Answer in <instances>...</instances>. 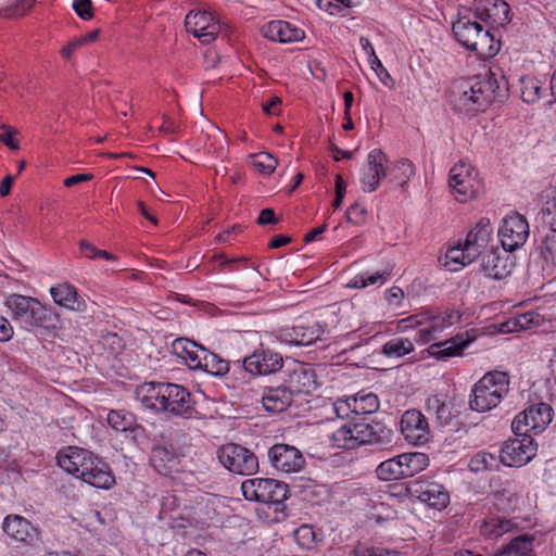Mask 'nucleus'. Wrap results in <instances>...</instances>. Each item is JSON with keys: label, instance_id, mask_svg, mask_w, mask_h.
<instances>
[{"label": "nucleus", "instance_id": "obj_61", "mask_svg": "<svg viewBox=\"0 0 556 556\" xmlns=\"http://www.w3.org/2000/svg\"><path fill=\"white\" fill-rule=\"evenodd\" d=\"M80 252L85 257L94 260L98 257L99 249L87 240H80L79 242Z\"/></svg>", "mask_w": 556, "mask_h": 556}, {"label": "nucleus", "instance_id": "obj_45", "mask_svg": "<svg viewBox=\"0 0 556 556\" xmlns=\"http://www.w3.org/2000/svg\"><path fill=\"white\" fill-rule=\"evenodd\" d=\"M498 462L500 459L497 460L495 455L486 452H479L469 460V469L473 472L493 470L498 467Z\"/></svg>", "mask_w": 556, "mask_h": 556}, {"label": "nucleus", "instance_id": "obj_54", "mask_svg": "<svg viewBox=\"0 0 556 556\" xmlns=\"http://www.w3.org/2000/svg\"><path fill=\"white\" fill-rule=\"evenodd\" d=\"M555 239L554 235L549 236L547 235L545 239L542 241V244L540 247L541 249V255L544 257L546 262H554L555 258Z\"/></svg>", "mask_w": 556, "mask_h": 556}, {"label": "nucleus", "instance_id": "obj_40", "mask_svg": "<svg viewBox=\"0 0 556 556\" xmlns=\"http://www.w3.org/2000/svg\"><path fill=\"white\" fill-rule=\"evenodd\" d=\"M291 342L295 345H309L320 339L323 330L317 326H296L292 329Z\"/></svg>", "mask_w": 556, "mask_h": 556}, {"label": "nucleus", "instance_id": "obj_52", "mask_svg": "<svg viewBox=\"0 0 556 556\" xmlns=\"http://www.w3.org/2000/svg\"><path fill=\"white\" fill-rule=\"evenodd\" d=\"M73 9L84 21H89L93 17V5L91 0H74Z\"/></svg>", "mask_w": 556, "mask_h": 556}, {"label": "nucleus", "instance_id": "obj_59", "mask_svg": "<svg viewBox=\"0 0 556 556\" xmlns=\"http://www.w3.org/2000/svg\"><path fill=\"white\" fill-rule=\"evenodd\" d=\"M13 327L10 321L0 315V341H9L13 337Z\"/></svg>", "mask_w": 556, "mask_h": 556}, {"label": "nucleus", "instance_id": "obj_38", "mask_svg": "<svg viewBox=\"0 0 556 556\" xmlns=\"http://www.w3.org/2000/svg\"><path fill=\"white\" fill-rule=\"evenodd\" d=\"M353 413L355 415H369L379 408L378 396L371 392H358L352 396Z\"/></svg>", "mask_w": 556, "mask_h": 556}, {"label": "nucleus", "instance_id": "obj_11", "mask_svg": "<svg viewBox=\"0 0 556 556\" xmlns=\"http://www.w3.org/2000/svg\"><path fill=\"white\" fill-rule=\"evenodd\" d=\"M406 494L416 497L429 507L441 510L450 504V493L446 488L430 479L420 477L406 484Z\"/></svg>", "mask_w": 556, "mask_h": 556}, {"label": "nucleus", "instance_id": "obj_27", "mask_svg": "<svg viewBox=\"0 0 556 556\" xmlns=\"http://www.w3.org/2000/svg\"><path fill=\"white\" fill-rule=\"evenodd\" d=\"M292 401L293 395L285 384L267 387L262 395L263 407L266 412L273 414L286 410L291 405Z\"/></svg>", "mask_w": 556, "mask_h": 556}, {"label": "nucleus", "instance_id": "obj_37", "mask_svg": "<svg viewBox=\"0 0 556 556\" xmlns=\"http://www.w3.org/2000/svg\"><path fill=\"white\" fill-rule=\"evenodd\" d=\"M199 369L213 376H224L229 372V362L222 358L219 355L204 349L201 367Z\"/></svg>", "mask_w": 556, "mask_h": 556}, {"label": "nucleus", "instance_id": "obj_12", "mask_svg": "<svg viewBox=\"0 0 556 556\" xmlns=\"http://www.w3.org/2000/svg\"><path fill=\"white\" fill-rule=\"evenodd\" d=\"M270 466L282 473H299L306 466L303 453L294 445L276 443L267 450Z\"/></svg>", "mask_w": 556, "mask_h": 556}, {"label": "nucleus", "instance_id": "obj_36", "mask_svg": "<svg viewBox=\"0 0 556 556\" xmlns=\"http://www.w3.org/2000/svg\"><path fill=\"white\" fill-rule=\"evenodd\" d=\"M399 464L402 466L404 479L413 477L429 466V457L425 453H403L399 455Z\"/></svg>", "mask_w": 556, "mask_h": 556}, {"label": "nucleus", "instance_id": "obj_10", "mask_svg": "<svg viewBox=\"0 0 556 556\" xmlns=\"http://www.w3.org/2000/svg\"><path fill=\"white\" fill-rule=\"evenodd\" d=\"M553 413V407L546 403L530 405L515 417L511 430L514 434H539L552 421Z\"/></svg>", "mask_w": 556, "mask_h": 556}, {"label": "nucleus", "instance_id": "obj_31", "mask_svg": "<svg viewBox=\"0 0 556 556\" xmlns=\"http://www.w3.org/2000/svg\"><path fill=\"white\" fill-rule=\"evenodd\" d=\"M380 161H388L387 155L379 149L372 150L367 156V164L362 177V188L365 192H372L378 188V168Z\"/></svg>", "mask_w": 556, "mask_h": 556}, {"label": "nucleus", "instance_id": "obj_43", "mask_svg": "<svg viewBox=\"0 0 556 556\" xmlns=\"http://www.w3.org/2000/svg\"><path fill=\"white\" fill-rule=\"evenodd\" d=\"M399 455L380 463L376 469L377 477L383 481L404 479Z\"/></svg>", "mask_w": 556, "mask_h": 556}, {"label": "nucleus", "instance_id": "obj_47", "mask_svg": "<svg viewBox=\"0 0 556 556\" xmlns=\"http://www.w3.org/2000/svg\"><path fill=\"white\" fill-rule=\"evenodd\" d=\"M35 0H16L14 3L2 8L0 15L4 18H15L24 16L34 5Z\"/></svg>", "mask_w": 556, "mask_h": 556}, {"label": "nucleus", "instance_id": "obj_7", "mask_svg": "<svg viewBox=\"0 0 556 556\" xmlns=\"http://www.w3.org/2000/svg\"><path fill=\"white\" fill-rule=\"evenodd\" d=\"M241 490L248 501L279 506L288 498V484L271 478H254L242 482Z\"/></svg>", "mask_w": 556, "mask_h": 556}, {"label": "nucleus", "instance_id": "obj_4", "mask_svg": "<svg viewBox=\"0 0 556 556\" xmlns=\"http://www.w3.org/2000/svg\"><path fill=\"white\" fill-rule=\"evenodd\" d=\"M5 305L13 319L27 328H40L48 333L61 328L60 315L35 298L14 293L7 298Z\"/></svg>", "mask_w": 556, "mask_h": 556}, {"label": "nucleus", "instance_id": "obj_29", "mask_svg": "<svg viewBox=\"0 0 556 556\" xmlns=\"http://www.w3.org/2000/svg\"><path fill=\"white\" fill-rule=\"evenodd\" d=\"M262 33L265 38L283 43L299 41L304 37L303 30L285 21H271L267 23L262 28Z\"/></svg>", "mask_w": 556, "mask_h": 556}, {"label": "nucleus", "instance_id": "obj_34", "mask_svg": "<svg viewBox=\"0 0 556 556\" xmlns=\"http://www.w3.org/2000/svg\"><path fill=\"white\" fill-rule=\"evenodd\" d=\"M106 421L111 428L119 432L136 433L142 430V427L137 422L136 416L125 409H111L108 413Z\"/></svg>", "mask_w": 556, "mask_h": 556}, {"label": "nucleus", "instance_id": "obj_21", "mask_svg": "<svg viewBox=\"0 0 556 556\" xmlns=\"http://www.w3.org/2000/svg\"><path fill=\"white\" fill-rule=\"evenodd\" d=\"M403 321L409 323V325H407L406 327H421L417 332V341L422 344L435 340V334L438 332H441L445 327H447L441 314H433L431 312H425L419 315L410 316L409 318L404 319Z\"/></svg>", "mask_w": 556, "mask_h": 556}, {"label": "nucleus", "instance_id": "obj_24", "mask_svg": "<svg viewBox=\"0 0 556 556\" xmlns=\"http://www.w3.org/2000/svg\"><path fill=\"white\" fill-rule=\"evenodd\" d=\"M92 455L93 453L88 450L68 446L58 453L56 462L65 471L80 478V469L87 466Z\"/></svg>", "mask_w": 556, "mask_h": 556}, {"label": "nucleus", "instance_id": "obj_39", "mask_svg": "<svg viewBox=\"0 0 556 556\" xmlns=\"http://www.w3.org/2000/svg\"><path fill=\"white\" fill-rule=\"evenodd\" d=\"M390 179L400 187H404L407 181L415 175V166L408 159L397 161L388 168Z\"/></svg>", "mask_w": 556, "mask_h": 556}, {"label": "nucleus", "instance_id": "obj_64", "mask_svg": "<svg viewBox=\"0 0 556 556\" xmlns=\"http://www.w3.org/2000/svg\"><path fill=\"white\" fill-rule=\"evenodd\" d=\"M80 47H83L81 42L78 38H75L72 41H70L64 48H62L61 54L66 60H70L72 54Z\"/></svg>", "mask_w": 556, "mask_h": 556}, {"label": "nucleus", "instance_id": "obj_15", "mask_svg": "<svg viewBox=\"0 0 556 556\" xmlns=\"http://www.w3.org/2000/svg\"><path fill=\"white\" fill-rule=\"evenodd\" d=\"M529 236V225L526 218L520 214L508 216L503 220L498 229V238L502 248L506 252H513L519 249L526 242Z\"/></svg>", "mask_w": 556, "mask_h": 556}, {"label": "nucleus", "instance_id": "obj_14", "mask_svg": "<svg viewBox=\"0 0 556 556\" xmlns=\"http://www.w3.org/2000/svg\"><path fill=\"white\" fill-rule=\"evenodd\" d=\"M3 532L15 543L33 548H41L39 530L20 515H8L2 522Z\"/></svg>", "mask_w": 556, "mask_h": 556}, {"label": "nucleus", "instance_id": "obj_60", "mask_svg": "<svg viewBox=\"0 0 556 556\" xmlns=\"http://www.w3.org/2000/svg\"><path fill=\"white\" fill-rule=\"evenodd\" d=\"M277 222L278 218L276 217L274 210L269 207L262 210L257 218V224L262 226L276 224Z\"/></svg>", "mask_w": 556, "mask_h": 556}, {"label": "nucleus", "instance_id": "obj_48", "mask_svg": "<svg viewBox=\"0 0 556 556\" xmlns=\"http://www.w3.org/2000/svg\"><path fill=\"white\" fill-rule=\"evenodd\" d=\"M315 531L312 526L302 525L294 531V540L302 547L309 549L315 544Z\"/></svg>", "mask_w": 556, "mask_h": 556}, {"label": "nucleus", "instance_id": "obj_50", "mask_svg": "<svg viewBox=\"0 0 556 556\" xmlns=\"http://www.w3.org/2000/svg\"><path fill=\"white\" fill-rule=\"evenodd\" d=\"M16 134L17 129L14 127L7 124L0 125V141L11 150L18 149V143L14 140Z\"/></svg>", "mask_w": 556, "mask_h": 556}, {"label": "nucleus", "instance_id": "obj_49", "mask_svg": "<svg viewBox=\"0 0 556 556\" xmlns=\"http://www.w3.org/2000/svg\"><path fill=\"white\" fill-rule=\"evenodd\" d=\"M253 164L260 173L264 175H270L276 169L278 161L271 154L267 152H261L255 155Z\"/></svg>", "mask_w": 556, "mask_h": 556}, {"label": "nucleus", "instance_id": "obj_44", "mask_svg": "<svg viewBox=\"0 0 556 556\" xmlns=\"http://www.w3.org/2000/svg\"><path fill=\"white\" fill-rule=\"evenodd\" d=\"M468 249L469 245L466 241L464 244L458 243L457 245L450 248L445 254L447 261L444 265L448 266L451 263H454L463 267L472 263L477 257H471Z\"/></svg>", "mask_w": 556, "mask_h": 556}, {"label": "nucleus", "instance_id": "obj_3", "mask_svg": "<svg viewBox=\"0 0 556 556\" xmlns=\"http://www.w3.org/2000/svg\"><path fill=\"white\" fill-rule=\"evenodd\" d=\"M393 440V430L379 420L366 417L346 421L331 434L338 448L352 450L361 445H387Z\"/></svg>", "mask_w": 556, "mask_h": 556}, {"label": "nucleus", "instance_id": "obj_46", "mask_svg": "<svg viewBox=\"0 0 556 556\" xmlns=\"http://www.w3.org/2000/svg\"><path fill=\"white\" fill-rule=\"evenodd\" d=\"M521 98L527 103H533L540 98L541 81L531 76L520 78Z\"/></svg>", "mask_w": 556, "mask_h": 556}, {"label": "nucleus", "instance_id": "obj_55", "mask_svg": "<svg viewBox=\"0 0 556 556\" xmlns=\"http://www.w3.org/2000/svg\"><path fill=\"white\" fill-rule=\"evenodd\" d=\"M490 525L493 527L490 534H493L494 536L502 535L513 528V521L509 519L493 518L491 519Z\"/></svg>", "mask_w": 556, "mask_h": 556}, {"label": "nucleus", "instance_id": "obj_53", "mask_svg": "<svg viewBox=\"0 0 556 556\" xmlns=\"http://www.w3.org/2000/svg\"><path fill=\"white\" fill-rule=\"evenodd\" d=\"M366 210L358 203L352 204L346 211V219L353 224H361L365 220Z\"/></svg>", "mask_w": 556, "mask_h": 556}, {"label": "nucleus", "instance_id": "obj_30", "mask_svg": "<svg viewBox=\"0 0 556 556\" xmlns=\"http://www.w3.org/2000/svg\"><path fill=\"white\" fill-rule=\"evenodd\" d=\"M53 301L63 307L73 311H84L85 300L78 294L76 288L70 283H60L50 289Z\"/></svg>", "mask_w": 556, "mask_h": 556}, {"label": "nucleus", "instance_id": "obj_62", "mask_svg": "<svg viewBox=\"0 0 556 556\" xmlns=\"http://www.w3.org/2000/svg\"><path fill=\"white\" fill-rule=\"evenodd\" d=\"M92 178H93L92 174H77V175H73V176L67 177L64 180V186L67 187V188H71V187H74V186H76L78 184L89 181Z\"/></svg>", "mask_w": 556, "mask_h": 556}, {"label": "nucleus", "instance_id": "obj_32", "mask_svg": "<svg viewBox=\"0 0 556 556\" xmlns=\"http://www.w3.org/2000/svg\"><path fill=\"white\" fill-rule=\"evenodd\" d=\"M533 534H520L511 539L507 544L500 547L494 556H534Z\"/></svg>", "mask_w": 556, "mask_h": 556}, {"label": "nucleus", "instance_id": "obj_26", "mask_svg": "<svg viewBox=\"0 0 556 556\" xmlns=\"http://www.w3.org/2000/svg\"><path fill=\"white\" fill-rule=\"evenodd\" d=\"M492 232L490 219L485 217H482L476 227L468 232L465 241L469 245L468 250L471 257H478L485 253L484 249L491 239Z\"/></svg>", "mask_w": 556, "mask_h": 556}, {"label": "nucleus", "instance_id": "obj_42", "mask_svg": "<svg viewBox=\"0 0 556 556\" xmlns=\"http://www.w3.org/2000/svg\"><path fill=\"white\" fill-rule=\"evenodd\" d=\"M389 277L390 271L387 270L376 273H363L356 275L353 279H351L348 286L356 289H362L374 285L381 286L388 280Z\"/></svg>", "mask_w": 556, "mask_h": 556}, {"label": "nucleus", "instance_id": "obj_41", "mask_svg": "<svg viewBox=\"0 0 556 556\" xmlns=\"http://www.w3.org/2000/svg\"><path fill=\"white\" fill-rule=\"evenodd\" d=\"M414 351V344L406 338H393L382 346V353L388 357L400 358Z\"/></svg>", "mask_w": 556, "mask_h": 556}, {"label": "nucleus", "instance_id": "obj_58", "mask_svg": "<svg viewBox=\"0 0 556 556\" xmlns=\"http://www.w3.org/2000/svg\"><path fill=\"white\" fill-rule=\"evenodd\" d=\"M435 418L440 425H448L453 418L451 406L443 402L440 409L435 414Z\"/></svg>", "mask_w": 556, "mask_h": 556}, {"label": "nucleus", "instance_id": "obj_2", "mask_svg": "<svg viewBox=\"0 0 556 556\" xmlns=\"http://www.w3.org/2000/svg\"><path fill=\"white\" fill-rule=\"evenodd\" d=\"M136 395L142 405L157 412H169L187 418L194 412L191 393L179 384L149 382L138 387Z\"/></svg>", "mask_w": 556, "mask_h": 556}, {"label": "nucleus", "instance_id": "obj_23", "mask_svg": "<svg viewBox=\"0 0 556 556\" xmlns=\"http://www.w3.org/2000/svg\"><path fill=\"white\" fill-rule=\"evenodd\" d=\"M510 8L503 0H481L475 9V17L483 22L504 25L510 22Z\"/></svg>", "mask_w": 556, "mask_h": 556}, {"label": "nucleus", "instance_id": "obj_56", "mask_svg": "<svg viewBox=\"0 0 556 556\" xmlns=\"http://www.w3.org/2000/svg\"><path fill=\"white\" fill-rule=\"evenodd\" d=\"M333 412L339 418L348 417L350 412L353 413L352 397H348L345 400H337L333 403Z\"/></svg>", "mask_w": 556, "mask_h": 556}, {"label": "nucleus", "instance_id": "obj_13", "mask_svg": "<svg viewBox=\"0 0 556 556\" xmlns=\"http://www.w3.org/2000/svg\"><path fill=\"white\" fill-rule=\"evenodd\" d=\"M506 441L500 452V463L508 467L526 465L535 455L536 445L531 434H515Z\"/></svg>", "mask_w": 556, "mask_h": 556}, {"label": "nucleus", "instance_id": "obj_6", "mask_svg": "<svg viewBox=\"0 0 556 556\" xmlns=\"http://www.w3.org/2000/svg\"><path fill=\"white\" fill-rule=\"evenodd\" d=\"M509 377L504 371L486 372L472 388L469 406L472 410L484 413L496 407L507 394Z\"/></svg>", "mask_w": 556, "mask_h": 556}, {"label": "nucleus", "instance_id": "obj_33", "mask_svg": "<svg viewBox=\"0 0 556 556\" xmlns=\"http://www.w3.org/2000/svg\"><path fill=\"white\" fill-rule=\"evenodd\" d=\"M468 343V340L457 334L452 339L431 344L429 346V353L438 359H446L460 355Z\"/></svg>", "mask_w": 556, "mask_h": 556}, {"label": "nucleus", "instance_id": "obj_5", "mask_svg": "<svg viewBox=\"0 0 556 556\" xmlns=\"http://www.w3.org/2000/svg\"><path fill=\"white\" fill-rule=\"evenodd\" d=\"M452 30L455 39L467 50L476 52L480 58L494 56L500 50V42L496 41L489 29L467 15H459L453 23Z\"/></svg>", "mask_w": 556, "mask_h": 556}, {"label": "nucleus", "instance_id": "obj_18", "mask_svg": "<svg viewBox=\"0 0 556 556\" xmlns=\"http://www.w3.org/2000/svg\"><path fill=\"white\" fill-rule=\"evenodd\" d=\"M401 431L405 440L415 445L429 441V426L426 417L417 409L406 410L402 415Z\"/></svg>", "mask_w": 556, "mask_h": 556}, {"label": "nucleus", "instance_id": "obj_17", "mask_svg": "<svg viewBox=\"0 0 556 556\" xmlns=\"http://www.w3.org/2000/svg\"><path fill=\"white\" fill-rule=\"evenodd\" d=\"M282 365L281 354L269 349H260L252 355L245 356L240 368L251 375L262 376L278 371Z\"/></svg>", "mask_w": 556, "mask_h": 556}, {"label": "nucleus", "instance_id": "obj_22", "mask_svg": "<svg viewBox=\"0 0 556 556\" xmlns=\"http://www.w3.org/2000/svg\"><path fill=\"white\" fill-rule=\"evenodd\" d=\"M291 394H311L317 388L316 374L313 368L303 363H298L289 370L285 384Z\"/></svg>", "mask_w": 556, "mask_h": 556}, {"label": "nucleus", "instance_id": "obj_51", "mask_svg": "<svg viewBox=\"0 0 556 556\" xmlns=\"http://www.w3.org/2000/svg\"><path fill=\"white\" fill-rule=\"evenodd\" d=\"M371 68L376 72L377 76L379 77L380 81L389 87L392 88L394 85L393 78L390 76L388 71L382 65L381 61L378 59L377 55H374V59L370 60Z\"/></svg>", "mask_w": 556, "mask_h": 556}, {"label": "nucleus", "instance_id": "obj_57", "mask_svg": "<svg viewBox=\"0 0 556 556\" xmlns=\"http://www.w3.org/2000/svg\"><path fill=\"white\" fill-rule=\"evenodd\" d=\"M556 191L553 189L545 190L541 193V199L546 200L545 206L542 207V213L551 215L556 210Z\"/></svg>", "mask_w": 556, "mask_h": 556}, {"label": "nucleus", "instance_id": "obj_19", "mask_svg": "<svg viewBox=\"0 0 556 556\" xmlns=\"http://www.w3.org/2000/svg\"><path fill=\"white\" fill-rule=\"evenodd\" d=\"M80 479L99 489H110L115 484V477L109 464L94 454L87 466L80 469Z\"/></svg>", "mask_w": 556, "mask_h": 556}, {"label": "nucleus", "instance_id": "obj_28", "mask_svg": "<svg viewBox=\"0 0 556 556\" xmlns=\"http://www.w3.org/2000/svg\"><path fill=\"white\" fill-rule=\"evenodd\" d=\"M151 465L162 476L177 471L179 458L175 448L166 445H155L151 451Z\"/></svg>", "mask_w": 556, "mask_h": 556}, {"label": "nucleus", "instance_id": "obj_20", "mask_svg": "<svg viewBox=\"0 0 556 556\" xmlns=\"http://www.w3.org/2000/svg\"><path fill=\"white\" fill-rule=\"evenodd\" d=\"M482 256L481 269L485 276L501 280L509 276L511 273L514 262L508 255V252L502 248L492 249L485 252Z\"/></svg>", "mask_w": 556, "mask_h": 556}, {"label": "nucleus", "instance_id": "obj_25", "mask_svg": "<svg viewBox=\"0 0 556 556\" xmlns=\"http://www.w3.org/2000/svg\"><path fill=\"white\" fill-rule=\"evenodd\" d=\"M172 352L181 358L190 369H199L204 353V346L187 338H177L172 343Z\"/></svg>", "mask_w": 556, "mask_h": 556}, {"label": "nucleus", "instance_id": "obj_1", "mask_svg": "<svg viewBox=\"0 0 556 556\" xmlns=\"http://www.w3.org/2000/svg\"><path fill=\"white\" fill-rule=\"evenodd\" d=\"M507 88H502L495 74L488 72L483 76L452 83L448 90V100L455 111L473 115L483 112L493 102H502L506 97Z\"/></svg>", "mask_w": 556, "mask_h": 556}, {"label": "nucleus", "instance_id": "obj_35", "mask_svg": "<svg viewBox=\"0 0 556 556\" xmlns=\"http://www.w3.org/2000/svg\"><path fill=\"white\" fill-rule=\"evenodd\" d=\"M552 321V315H546L538 309L535 312H528L518 315L503 325L506 329L503 331L511 332L521 329L530 328L531 325H543L545 321Z\"/></svg>", "mask_w": 556, "mask_h": 556}, {"label": "nucleus", "instance_id": "obj_9", "mask_svg": "<svg viewBox=\"0 0 556 556\" xmlns=\"http://www.w3.org/2000/svg\"><path fill=\"white\" fill-rule=\"evenodd\" d=\"M448 187L458 202L466 203L479 194L482 184L475 168L460 161L450 170Z\"/></svg>", "mask_w": 556, "mask_h": 556}, {"label": "nucleus", "instance_id": "obj_63", "mask_svg": "<svg viewBox=\"0 0 556 556\" xmlns=\"http://www.w3.org/2000/svg\"><path fill=\"white\" fill-rule=\"evenodd\" d=\"M281 100L278 97H273L268 102L263 104V111L269 115H276L279 112Z\"/></svg>", "mask_w": 556, "mask_h": 556}, {"label": "nucleus", "instance_id": "obj_16", "mask_svg": "<svg viewBox=\"0 0 556 556\" xmlns=\"http://www.w3.org/2000/svg\"><path fill=\"white\" fill-rule=\"evenodd\" d=\"M185 26L188 33L193 34L204 45L214 41L220 30L219 23L207 11H190L186 16Z\"/></svg>", "mask_w": 556, "mask_h": 556}, {"label": "nucleus", "instance_id": "obj_8", "mask_svg": "<svg viewBox=\"0 0 556 556\" xmlns=\"http://www.w3.org/2000/svg\"><path fill=\"white\" fill-rule=\"evenodd\" d=\"M219 463L230 472L252 476L258 471V458L249 448L237 443H228L217 451Z\"/></svg>", "mask_w": 556, "mask_h": 556}]
</instances>
